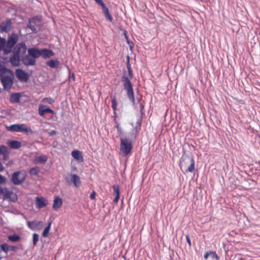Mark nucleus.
Returning <instances> with one entry per match:
<instances>
[{
	"label": "nucleus",
	"instance_id": "obj_16",
	"mask_svg": "<svg viewBox=\"0 0 260 260\" xmlns=\"http://www.w3.org/2000/svg\"><path fill=\"white\" fill-rule=\"evenodd\" d=\"M28 53L35 59L40 56V50L35 48L29 49L28 50Z\"/></svg>",
	"mask_w": 260,
	"mask_h": 260
},
{
	"label": "nucleus",
	"instance_id": "obj_49",
	"mask_svg": "<svg viewBox=\"0 0 260 260\" xmlns=\"http://www.w3.org/2000/svg\"><path fill=\"white\" fill-rule=\"evenodd\" d=\"M125 38L126 39H127V37L125 35Z\"/></svg>",
	"mask_w": 260,
	"mask_h": 260
},
{
	"label": "nucleus",
	"instance_id": "obj_19",
	"mask_svg": "<svg viewBox=\"0 0 260 260\" xmlns=\"http://www.w3.org/2000/svg\"><path fill=\"white\" fill-rule=\"evenodd\" d=\"M27 28H29L32 32H37L36 23L34 18L29 19Z\"/></svg>",
	"mask_w": 260,
	"mask_h": 260
},
{
	"label": "nucleus",
	"instance_id": "obj_35",
	"mask_svg": "<svg viewBox=\"0 0 260 260\" xmlns=\"http://www.w3.org/2000/svg\"><path fill=\"white\" fill-rule=\"evenodd\" d=\"M39 235L37 233L33 234V244L34 245H36L37 242L39 241Z\"/></svg>",
	"mask_w": 260,
	"mask_h": 260
},
{
	"label": "nucleus",
	"instance_id": "obj_10",
	"mask_svg": "<svg viewBox=\"0 0 260 260\" xmlns=\"http://www.w3.org/2000/svg\"><path fill=\"white\" fill-rule=\"evenodd\" d=\"M28 226L32 230H41L43 226V222L41 221H28L27 222Z\"/></svg>",
	"mask_w": 260,
	"mask_h": 260
},
{
	"label": "nucleus",
	"instance_id": "obj_45",
	"mask_svg": "<svg viewBox=\"0 0 260 260\" xmlns=\"http://www.w3.org/2000/svg\"><path fill=\"white\" fill-rule=\"evenodd\" d=\"M56 134V132L55 131H52V132H50V135H54Z\"/></svg>",
	"mask_w": 260,
	"mask_h": 260
},
{
	"label": "nucleus",
	"instance_id": "obj_29",
	"mask_svg": "<svg viewBox=\"0 0 260 260\" xmlns=\"http://www.w3.org/2000/svg\"><path fill=\"white\" fill-rule=\"evenodd\" d=\"M51 222H49L48 223V225L44 230V231H43V234H42V235L44 237H47L48 236L49 232V231H50V228H51Z\"/></svg>",
	"mask_w": 260,
	"mask_h": 260
},
{
	"label": "nucleus",
	"instance_id": "obj_32",
	"mask_svg": "<svg viewBox=\"0 0 260 260\" xmlns=\"http://www.w3.org/2000/svg\"><path fill=\"white\" fill-rule=\"evenodd\" d=\"M42 101L43 103H48V104H50V105L53 104L55 102L54 100L52 98H50V97H49V98H45L43 99Z\"/></svg>",
	"mask_w": 260,
	"mask_h": 260
},
{
	"label": "nucleus",
	"instance_id": "obj_18",
	"mask_svg": "<svg viewBox=\"0 0 260 260\" xmlns=\"http://www.w3.org/2000/svg\"><path fill=\"white\" fill-rule=\"evenodd\" d=\"M112 188L114 190L113 194L115 195V198L113 200V202L117 203L120 197V189L119 187L117 185H113Z\"/></svg>",
	"mask_w": 260,
	"mask_h": 260
},
{
	"label": "nucleus",
	"instance_id": "obj_38",
	"mask_svg": "<svg viewBox=\"0 0 260 260\" xmlns=\"http://www.w3.org/2000/svg\"><path fill=\"white\" fill-rule=\"evenodd\" d=\"M94 1L102 7V9L107 7L102 0H94Z\"/></svg>",
	"mask_w": 260,
	"mask_h": 260
},
{
	"label": "nucleus",
	"instance_id": "obj_24",
	"mask_svg": "<svg viewBox=\"0 0 260 260\" xmlns=\"http://www.w3.org/2000/svg\"><path fill=\"white\" fill-rule=\"evenodd\" d=\"M102 10L106 18L109 21L112 22L113 20V17L110 14L108 8L106 7Z\"/></svg>",
	"mask_w": 260,
	"mask_h": 260
},
{
	"label": "nucleus",
	"instance_id": "obj_41",
	"mask_svg": "<svg viewBox=\"0 0 260 260\" xmlns=\"http://www.w3.org/2000/svg\"><path fill=\"white\" fill-rule=\"evenodd\" d=\"M95 196H96V192L95 191H93L90 196V198L91 200H94L95 198Z\"/></svg>",
	"mask_w": 260,
	"mask_h": 260
},
{
	"label": "nucleus",
	"instance_id": "obj_5",
	"mask_svg": "<svg viewBox=\"0 0 260 260\" xmlns=\"http://www.w3.org/2000/svg\"><path fill=\"white\" fill-rule=\"evenodd\" d=\"M18 40V36L16 34H12L9 36L7 41L5 40V44L2 50L4 54H7L11 53L14 46L16 44Z\"/></svg>",
	"mask_w": 260,
	"mask_h": 260
},
{
	"label": "nucleus",
	"instance_id": "obj_1",
	"mask_svg": "<svg viewBox=\"0 0 260 260\" xmlns=\"http://www.w3.org/2000/svg\"><path fill=\"white\" fill-rule=\"evenodd\" d=\"M128 60L127 61V68L128 70V75L126 73H124L122 78L121 81L124 87L125 90L127 97L129 101L134 105L135 104V100L134 97V92L132 86V84L131 81V79L133 78V70L131 68V64L129 60V57H127Z\"/></svg>",
	"mask_w": 260,
	"mask_h": 260
},
{
	"label": "nucleus",
	"instance_id": "obj_39",
	"mask_svg": "<svg viewBox=\"0 0 260 260\" xmlns=\"http://www.w3.org/2000/svg\"><path fill=\"white\" fill-rule=\"evenodd\" d=\"M6 182V178L0 174V184H4Z\"/></svg>",
	"mask_w": 260,
	"mask_h": 260
},
{
	"label": "nucleus",
	"instance_id": "obj_26",
	"mask_svg": "<svg viewBox=\"0 0 260 260\" xmlns=\"http://www.w3.org/2000/svg\"><path fill=\"white\" fill-rule=\"evenodd\" d=\"M112 108L113 110V114L114 116H117V103L116 101V99L115 97H113L112 99Z\"/></svg>",
	"mask_w": 260,
	"mask_h": 260
},
{
	"label": "nucleus",
	"instance_id": "obj_27",
	"mask_svg": "<svg viewBox=\"0 0 260 260\" xmlns=\"http://www.w3.org/2000/svg\"><path fill=\"white\" fill-rule=\"evenodd\" d=\"M20 95L19 93H13L11 95L10 100L12 103L19 102Z\"/></svg>",
	"mask_w": 260,
	"mask_h": 260
},
{
	"label": "nucleus",
	"instance_id": "obj_48",
	"mask_svg": "<svg viewBox=\"0 0 260 260\" xmlns=\"http://www.w3.org/2000/svg\"><path fill=\"white\" fill-rule=\"evenodd\" d=\"M2 259V257L0 255V260Z\"/></svg>",
	"mask_w": 260,
	"mask_h": 260
},
{
	"label": "nucleus",
	"instance_id": "obj_34",
	"mask_svg": "<svg viewBox=\"0 0 260 260\" xmlns=\"http://www.w3.org/2000/svg\"><path fill=\"white\" fill-rule=\"evenodd\" d=\"M1 250L4 251L6 254L9 251V246L6 243L0 245Z\"/></svg>",
	"mask_w": 260,
	"mask_h": 260
},
{
	"label": "nucleus",
	"instance_id": "obj_30",
	"mask_svg": "<svg viewBox=\"0 0 260 260\" xmlns=\"http://www.w3.org/2000/svg\"><path fill=\"white\" fill-rule=\"evenodd\" d=\"M59 62L58 60H50L47 62V64L51 68H56L58 65Z\"/></svg>",
	"mask_w": 260,
	"mask_h": 260
},
{
	"label": "nucleus",
	"instance_id": "obj_15",
	"mask_svg": "<svg viewBox=\"0 0 260 260\" xmlns=\"http://www.w3.org/2000/svg\"><path fill=\"white\" fill-rule=\"evenodd\" d=\"M62 205V200L59 196H56L54 198L53 200V204L52 207L54 209L60 208Z\"/></svg>",
	"mask_w": 260,
	"mask_h": 260
},
{
	"label": "nucleus",
	"instance_id": "obj_9",
	"mask_svg": "<svg viewBox=\"0 0 260 260\" xmlns=\"http://www.w3.org/2000/svg\"><path fill=\"white\" fill-rule=\"evenodd\" d=\"M15 74L16 77L18 80L22 82H26L28 80L29 76L28 74L26 73L24 71L18 69L15 71Z\"/></svg>",
	"mask_w": 260,
	"mask_h": 260
},
{
	"label": "nucleus",
	"instance_id": "obj_14",
	"mask_svg": "<svg viewBox=\"0 0 260 260\" xmlns=\"http://www.w3.org/2000/svg\"><path fill=\"white\" fill-rule=\"evenodd\" d=\"M54 54V52L51 50L43 49L40 50V56H41L45 59L50 58L53 56Z\"/></svg>",
	"mask_w": 260,
	"mask_h": 260
},
{
	"label": "nucleus",
	"instance_id": "obj_46",
	"mask_svg": "<svg viewBox=\"0 0 260 260\" xmlns=\"http://www.w3.org/2000/svg\"><path fill=\"white\" fill-rule=\"evenodd\" d=\"M140 106H141V110L142 111L144 108V107L141 104H140Z\"/></svg>",
	"mask_w": 260,
	"mask_h": 260
},
{
	"label": "nucleus",
	"instance_id": "obj_13",
	"mask_svg": "<svg viewBox=\"0 0 260 260\" xmlns=\"http://www.w3.org/2000/svg\"><path fill=\"white\" fill-rule=\"evenodd\" d=\"M22 61L23 63L27 66L35 65L36 61L32 56H31L28 53L27 55L24 56Z\"/></svg>",
	"mask_w": 260,
	"mask_h": 260
},
{
	"label": "nucleus",
	"instance_id": "obj_11",
	"mask_svg": "<svg viewBox=\"0 0 260 260\" xmlns=\"http://www.w3.org/2000/svg\"><path fill=\"white\" fill-rule=\"evenodd\" d=\"M38 113L42 117H43L46 113H50L52 114H54V112L53 110L43 105H39L38 108Z\"/></svg>",
	"mask_w": 260,
	"mask_h": 260
},
{
	"label": "nucleus",
	"instance_id": "obj_2",
	"mask_svg": "<svg viewBox=\"0 0 260 260\" xmlns=\"http://www.w3.org/2000/svg\"><path fill=\"white\" fill-rule=\"evenodd\" d=\"M180 167L185 173L192 172L195 170V162L192 155H183L180 161Z\"/></svg>",
	"mask_w": 260,
	"mask_h": 260
},
{
	"label": "nucleus",
	"instance_id": "obj_33",
	"mask_svg": "<svg viewBox=\"0 0 260 260\" xmlns=\"http://www.w3.org/2000/svg\"><path fill=\"white\" fill-rule=\"evenodd\" d=\"M20 238V236L17 235H11L8 237V239L12 242L18 241Z\"/></svg>",
	"mask_w": 260,
	"mask_h": 260
},
{
	"label": "nucleus",
	"instance_id": "obj_40",
	"mask_svg": "<svg viewBox=\"0 0 260 260\" xmlns=\"http://www.w3.org/2000/svg\"><path fill=\"white\" fill-rule=\"evenodd\" d=\"M210 253L212 255V257L213 258H215L217 260L219 259V257L215 252L210 251Z\"/></svg>",
	"mask_w": 260,
	"mask_h": 260
},
{
	"label": "nucleus",
	"instance_id": "obj_47",
	"mask_svg": "<svg viewBox=\"0 0 260 260\" xmlns=\"http://www.w3.org/2000/svg\"><path fill=\"white\" fill-rule=\"evenodd\" d=\"M72 78H74V79H75V75L74 74L72 75Z\"/></svg>",
	"mask_w": 260,
	"mask_h": 260
},
{
	"label": "nucleus",
	"instance_id": "obj_21",
	"mask_svg": "<svg viewBox=\"0 0 260 260\" xmlns=\"http://www.w3.org/2000/svg\"><path fill=\"white\" fill-rule=\"evenodd\" d=\"M72 180L74 185L78 187L81 185V181L80 177L77 174H72Z\"/></svg>",
	"mask_w": 260,
	"mask_h": 260
},
{
	"label": "nucleus",
	"instance_id": "obj_20",
	"mask_svg": "<svg viewBox=\"0 0 260 260\" xmlns=\"http://www.w3.org/2000/svg\"><path fill=\"white\" fill-rule=\"evenodd\" d=\"M8 144L9 146L12 149H19L21 146V142L15 140L8 142Z\"/></svg>",
	"mask_w": 260,
	"mask_h": 260
},
{
	"label": "nucleus",
	"instance_id": "obj_17",
	"mask_svg": "<svg viewBox=\"0 0 260 260\" xmlns=\"http://www.w3.org/2000/svg\"><path fill=\"white\" fill-rule=\"evenodd\" d=\"M72 156L76 160L83 162L84 160L82 153L78 150H73L71 153Z\"/></svg>",
	"mask_w": 260,
	"mask_h": 260
},
{
	"label": "nucleus",
	"instance_id": "obj_6",
	"mask_svg": "<svg viewBox=\"0 0 260 260\" xmlns=\"http://www.w3.org/2000/svg\"><path fill=\"white\" fill-rule=\"evenodd\" d=\"M7 129L10 132L25 133L26 134H32L34 133L32 129L24 123L12 124L7 126Z\"/></svg>",
	"mask_w": 260,
	"mask_h": 260
},
{
	"label": "nucleus",
	"instance_id": "obj_36",
	"mask_svg": "<svg viewBox=\"0 0 260 260\" xmlns=\"http://www.w3.org/2000/svg\"><path fill=\"white\" fill-rule=\"evenodd\" d=\"M7 153V148L4 145L0 146V154H6Z\"/></svg>",
	"mask_w": 260,
	"mask_h": 260
},
{
	"label": "nucleus",
	"instance_id": "obj_31",
	"mask_svg": "<svg viewBox=\"0 0 260 260\" xmlns=\"http://www.w3.org/2000/svg\"><path fill=\"white\" fill-rule=\"evenodd\" d=\"M40 171V169L39 167L36 166L30 169L29 174L31 175H37L39 174Z\"/></svg>",
	"mask_w": 260,
	"mask_h": 260
},
{
	"label": "nucleus",
	"instance_id": "obj_4",
	"mask_svg": "<svg viewBox=\"0 0 260 260\" xmlns=\"http://www.w3.org/2000/svg\"><path fill=\"white\" fill-rule=\"evenodd\" d=\"M15 52L10 58V61L12 66L17 67L19 64L20 56L19 53L22 51L25 53L26 50V46L25 43H21L18 44L15 48Z\"/></svg>",
	"mask_w": 260,
	"mask_h": 260
},
{
	"label": "nucleus",
	"instance_id": "obj_23",
	"mask_svg": "<svg viewBox=\"0 0 260 260\" xmlns=\"http://www.w3.org/2000/svg\"><path fill=\"white\" fill-rule=\"evenodd\" d=\"M114 121L116 124L115 127L117 129V132L118 134L120 136L122 134V129L121 127L120 126V123L119 122L118 120H117V116H115L114 118Z\"/></svg>",
	"mask_w": 260,
	"mask_h": 260
},
{
	"label": "nucleus",
	"instance_id": "obj_22",
	"mask_svg": "<svg viewBox=\"0 0 260 260\" xmlns=\"http://www.w3.org/2000/svg\"><path fill=\"white\" fill-rule=\"evenodd\" d=\"M10 25V21H7L6 22H2L0 24L1 30L3 31H8L9 30Z\"/></svg>",
	"mask_w": 260,
	"mask_h": 260
},
{
	"label": "nucleus",
	"instance_id": "obj_25",
	"mask_svg": "<svg viewBox=\"0 0 260 260\" xmlns=\"http://www.w3.org/2000/svg\"><path fill=\"white\" fill-rule=\"evenodd\" d=\"M6 195L7 198H9L13 202L16 201L17 199L16 194L12 191H7Z\"/></svg>",
	"mask_w": 260,
	"mask_h": 260
},
{
	"label": "nucleus",
	"instance_id": "obj_44",
	"mask_svg": "<svg viewBox=\"0 0 260 260\" xmlns=\"http://www.w3.org/2000/svg\"><path fill=\"white\" fill-rule=\"evenodd\" d=\"M210 254H211V253H210V251H209V252H207L205 253L204 254V258H205L206 259H208V257H209V256Z\"/></svg>",
	"mask_w": 260,
	"mask_h": 260
},
{
	"label": "nucleus",
	"instance_id": "obj_42",
	"mask_svg": "<svg viewBox=\"0 0 260 260\" xmlns=\"http://www.w3.org/2000/svg\"><path fill=\"white\" fill-rule=\"evenodd\" d=\"M185 238H186V241H187V243L190 246L191 245V241H190L189 235H186L185 236Z\"/></svg>",
	"mask_w": 260,
	"mask_h": 260
},
{
	"label": "nucleus",
	"instance_id": "obj_7",
	"mask_svg": "<svg viewBox=\"0 0 260 260\" xmlns=\"http://www.w3.org/2000/svg\"><path fill=\"white\" fill-rule=\"evenodd\" d=\"M120 149L123 156H126L131 153L133 148L132 141L127 138H121Z\"/></svg>",
	"mask_w": 260,
	"mask_h": 260
},
{
	"label": "nucleus",
	"instance_id": "obj_28",
	"mask_svg": "<svg viewBox=\"0 0 260 260\" xmlns=\"http://www.w3.org/2000/svg\"><path fill=\"white\" fill-rule=\"evenodd\" d=\"M47 160V157L46 155H41L36 157V163H45Z\"/></svg>",
	"mask_w": 260,
	"mask_h": 260
},
{
	"label": "nucleus",
	"instance_id": "obj_12",
	"mask_svg": "<svg viewBox=\"0 0 260 260\" xmlns=\"http://www.w3.org/2000/svg\"><path fill=\"white\" fill-rule=\"evenodd\" d=\"M36 208L41 209L48 204L47 200L44 197H36L35 199Z\"/></svg>",
	"mask_w": 260,
	"mask_h": 260
},
{
	"label": "nucleus",
	"instance_id": "obj_37",
	"mask_svg": "<svg viewBox=\"0 0 260 260\" xmlns=\"http://www.w3.org/2000/svg\"><path fill=\"white\" fill-rule=\"evenodd\" d=\"M5 44V39L0 37V52L2 50L3 47Z\"/></svg>",
	"mask_w": 260,
	"mask_h": 260
},
{
	"label": "nucleus",
	"instance_id": "obj_43",
	"mask_svg": "<svg viewBox=\"0 0 260 260\" xmlns=\"http://www.w3.org/2000/svg\"><path fill=\"white\" fill-rule=\"evenodd\" d=\"M17 249V247L16 246H9V250L16 251Z\"/></svg>",
	"mask_w": 260,
	"mask_h": 260
},
{
	"label": "nucleus",
	"instance_id": "obj_3",
	"mask_svg": "<svg viewBox=\"0 0 260 260\" xmlns=\"http://www.w3.org/2000/svg\"><path fill=\"white\" fill-rule=\"evenodd\" d=\"M11 71L7 69L3 66H0V76L4 88L5 89H10L13 84V79L12 77L6 75L7 73H11Z\"/></svg>",
	"mask_w": 260,
	"mask_h": 260
},
{
	"label": "nucleus",
	"instance_id": "obj_8",
	"mask_svg": "<svg viewBox=\"0 0 260 260\" xmlns=\"http://www.w3.org/2000/svg\"><path fill=\"white\" fill-rule=\"evenodd\" d=\"M26 173L23 171L14 172L12 176V181L15 185H19L25 179Z\"/></svg>",
	"mask_w": 260,
	"mask_h": 260
}]
</instances>
